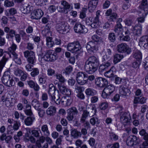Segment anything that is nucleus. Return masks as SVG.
<instances>
[{"mask_svg": "<svg viewBox=\"0 0 148 148\" xmlns=\"http://www.w3.org/2000/svg\"><path fill=\"white\" fill-rule=\"evenodd\" d=\"M99 64L98 59L95 56H92L89 57L86 61L84 69L88 73L93 74L97 71Z\"/></svg>", "mask_w": 148, "mask_h": 148, "instance_id": "obj_1", "label": "nucleus"}, {"mask_svg": "<svg viewBox=\"0 0 148 148\" xmlns=\"http://www.w3.org/2000/svg\"><path fill=\"white\" fill-rule=\"evenodd\" d=\"M8 71H6L2 77V81L3 83L5 86L11 87L14 85L15 82L12 77L8 74Z\"/></svg>", "mask_w": 148, "mask_h": 148, "instance_id": "obj_2", "label": "nucleus"}, {"mask_svg": "<svg viewBox=\"0 0 148 148\" xmlns=\"http://www.w3.org/2000/svg\"><path fill=\"white\" fill-rule=\"evenodd\" d=\"M81 46L78 42H75L68 43L67 45V50L72 53L77 52L80 50Z\"/></svg>", "mask_w": 148, "mask_h": 148, "instance_id": "obj_3", "label": "nucleus"}, {"mask_svg": "<svg viewBox=\"0 0 148 148\" xmlns=\"http://www.w3.org/2000/svg\"><path fill=\"white\" fill-rule=\"evenodd\" d=\"M5 53L2 58L0 61V71H1L5 66L6 62L9 59V56L10 54L7 51H3V50L1 49H0V57L2 56L4 53Z\"/></svg>", "mask_w": 148, "mask_h": 148, "instance_id": "obj_4", "label": "nucleus"}, {"mask_svg": "<svg viewBox=\"0 0 148 148\" xmlns=\"http://www.w3.org/2000/svg\"><path fill=\"white\" fill-rule=\"evenodd\" d=\"M116 48L117 51L119 53H125L129 54L131 52V48L125 43H122L118 45L117 46Z\"/></svg>", "mask_w": 148, "mask_h": 148, "instance_id": "obj_5", "label": "nucleus"}, {"mask_svg": "<svg viewBox=\"0 0 148 148\" xmlns=\"http://www.w3.org/2000/svg\"><path fill=\"white\" fill-rule=\"evenodd\" d=\"M67 116L66 119L69 121H72L75 116L77 115L78 111L77 108L73 107L69 109L67 111Z\"/></svg>", "mask_w": 148, "mask_h": 148, "instance_id": "obj_6", "label": "nucleus"}, {"mask_svg": "<svg viewBox=\"0 0 148 148\" xmlns=\"http://www.w3.org/2000/svg\"><path fill=\"white\" fill-rule=\"evenodd\" d=\"M56 28L57 31L62 34L66 33L67 30L68 29V27L66 26V23L64 21L61 22L60 23L57 24Z\"/></svg>", "mask_w": 148, "mask_h": 148, "instance_id": "obj_7", "label": "nucleus"}, {"mask_svg": "<svg viewBox=\"0 0 148 148\" xmlns=\"http://www.w3.org/2000/svg\"><path fill=\"white\" fill-rule=\"evenodd\" d=\"M74 29L76 33H85L88 31L87 29L85 26L80 23H76L74 27Z\"/></svg>", "mask_w": 148, "mask_h": 148, "instance_id": "obj_8", "label": "nucleus"}, {"mask_svg": "<svg viewBox=\"0 0 148 148\" xmlns=\"http://www.w3.org/2000/svg\"><path fill=\"white\" fill-rule=\"evenodd\" d=\"M141 10L140 11V13H142L143 16H146L148 14V7L147 0H143L141 5L140 6Z\"/></svg>", "mask_w": 148, "mask_h": 148, "instance_id": "obj_9", "label": "nucleus"}, {"mask_svg": "<svg viewBox=\"0 0 148 148\" xmlns=\"http://www.w3.org/2000/svg\"><path fill=\"white\" fill-rule=\"evenodd\" d=\"M44 14L43 12L40 9L35 10L31 14V17L32 19H40Z\"/></svg>", "mask_w": 148, "mask_h": 148, "instance_id": "obj_10", "label": "nucleus"}, {"mask_svg": "<svg viewBox=\"0 0 148 148\" xmlns=\"http://www.w3.org/2000/svg\"><path fill=\"white\" fill-rule=\"evenodd\" d=\"M95 84L101 88L107 86L108 82L104 78L99 77L96 79Z\"/></svg>", "mask_w": 148, "mask_h": 148, "instance_id": "obj_11", "label": "nucleus"}, {"mask_svg": "<svg viewBox=\"0 0 148 148\" xmlns=\"http://www.w3.org/2000/svg\"><path fill=\"white\" fill-rule=\"evenodd\" d=\"M86 47L89 53L94 52L97 49V43L95 42L90 41L87 43Z\"/></svg>", "mask_w": 148, "mask_h": 148, "instance_id": "obj_12", "label": "nucleus"}, {"mask_svg": "<svg viewBox=\"0 0 148 148\" xmlns=\"http://www.w3.org/2000/svg\"><path fill=\"white\" fill-rule=\"evenodd\" d=\"M139 45L140 47H143L145 49L148 48V36H145L140 38Z\"/></svg>", "mask_w": 148, "mask_h": 148, "instance_id": "obj_13", "label": "nucleus"}, {"mask_svg": "<svg viewBox=\"0 0 148 148\" xmlns=\"http://www.w3.org/2000/svg\"><path fill=\"white\" fill-rule=\"evenodd\" d=\"M100 11L98 10L96 13V16L94 18L91 24V27L93 28H97L99 27V18Z\"/></svg>", "mask_w": 148, "mask_h": 148, "instance_id": "obj_14", "label": "nucleus"}, {"mask_svg": "<svg viewBox=\"0 0 148 148\" xmlns=\"http://www.w3.org/2000/svg\"><path fill=\"white\" fill-rule=\"evenodd\" d=\"M130 114L129 112H122L120 114V120L125 124L129 122L128 116Z\"/></svg>", "mask_w": 148, "mask_h": 148, "instance_id": "obj_15", "label": "nucleus"}, {"mask_svg": "<svg viewBox=\"0 0 148 148\" xmlns=\"http://www.w3.org/2000/svg\"><path fill=\"white\" fill-rule=\"evenodd\" d=\"M61 4L64 6V11H63V12L64 13H67L68 11L70 10L73 8L72 7L65 1H61Z\"/></svg>", "mask_w": 148, "mask_h": 148, "instance_id": "obj_16", "label": "nucleus"}, {"mask_svg": "<svg viewBox=\"0 0 148 148\" xmlns=\"http://www.w3.org/2000/svg\"><path fill=\"white\" fill-rule=\"evenodd\" d=\"M33 9V7L28 4L25 6L22 5L21 7V11L24 14L30 13Z\"/></svg>", "mask_w": 148, "mask_h": 148, "instance_id": "obj_17", "label": "nucleus"}, {"mask_svg": "<svg viewBox=\"0 0 148 148\" xmlns=\"http://www.w3.org/2000/svg\"><path fill=\"white\" fill-rule=\"evenodd\" d=\"M98 2V0H91L88 4V8L90 10L93 11L96 8Z\"/></svg>", "mask_w": 148, "mask_h": 148, "instance_id": "obj_18", "label": "nucleus"}, {"mask_svg": "<svg viewBox=\"0 0 148 148\" xmlns=\"http://www.w3.org/2000/svg\"><path fill=\"white\" fill-rule=\"evenodd\" d=\"M71 135L74 138H77L81 137L82 134L80 132L78 131L77 129H72L71 130Z\"/></svg>", "mask_w": 148, "mask_h": 148, "instance_id": "obj_19", "label": "nucleus"}, {"mask_svg": "<svg viewBox=\"0 0 148 148\" xmlns=\"http://www.w3.org/2000/svg\"><path fill=\"white\" fill-rule=\"evenodd\" d=\"M134 29V35L140 36L141 35L142 27L140 25L138 24L135 25Z\"/></svg>", "mask_w": 148, "mask_h": 148, "instance_id": "obj_20", "label": "nucleus"}, {"mask_svg": "<svg viewBox=\"0 0 148 148\" xmlns=\"http://www.w3.org/2000/svg\"><path fill=\"white\" fill-rule=\"evenodd\" d=\"M56 90V87L54 86L53 84H51L49 85L48 93L50 98L52 97L53 95H55L56 94L55 93Z\"/></svg>", "mask_w": 148, "mask_h": 148, "instance_id": "obj_21", "label": "nucleus"}, {"mask_svg": "<svg viewBox=\"0 0 148 148\" xmlns=\"http://www.w3.org/2000/svg\"><path fill=\"white\" fill-rule=\"evenodd\" d=\"M56 112V108L54 106H51L47 109L46 112L47 115L52 116L54 115Z\"/></svg>", "mask_w": 148, "mask_h": 148, "instance_id": "obj_22", "label": "nucleus"}, {"mask_svg": "<svg viewBox=\"0 0 148 148\" xmlns=\"http://www.w3.org/2000/svg\"><path fill=\"white\" fill-rule=\"evenodd\" d=\"M101 61L103 63L110 65H111L112 62V60L110 57L109 56H108L107 54H105L102 56Z\"/></svg>", "mask_w": 148, "mask_h": 148, "instance_id": "obj_23", "label": "nucleus"}, {"mask_svg": "<svg viewBox=\"0 0 148 148\" xmlns=\"http://www.w3.org/2000/svg\"><path fill=\"white\" fill-rule=\"evenodd\" d=\"M123 27L121 23H117L115 25L114 31L118 35L121 34L123 31Z\"/></svg>", "mask_w": 148, "mask_h": 148, "instance_id": "obj_24", "label": "nucleus"}, {"mask_svg": "<svg viewBox=\"0 0 148 148\" xmlns=\"http://www.w3.org/2000/svg\"><path fill=\"white\" fill-rule=\"evenodd\" d=\"M119 91L120 95L122 96H126L127 93H129L130 90L123 86H120L119 88Z\"/></svg>", "mask_w": 148, "mask_h": 148, "instance_id": "obj_25", "label": "nucleus"}, {"mask_svg": "<svg viewBox=\"0 0 148 148\" xmlns=\"http://www.w3.org/2000/svg\"><path fill=\"white\" fill-rule=\"evenodd\" d=\"M133 56L136 59L140 60L142 59V55L141 52L136 49H135L133 51Z\"/></svg>", "mask_w": 148, "mask_h": 148, "instance_id": "obj_26", "label": "nucleus"}, {"mask_svg": "<svg viewBox=\"0 0 148 148\" xmlns=\"http://www.w3.org/2000/svg\"><path fill=\"white\" fill-rule=\"evenodd\" d=\"M52 101H54L56 104H59L61 101L60 95L58 93H56L55 95L50 97Z\"/></svg>", "mask_w": 148, "mask_h": 148, "instance_id": "obj_27", "label": "nucleus"}, {"mask_svg": "<svg viewBox=\"0 0 148 148\" xmlns=\"http://www.w3.org/2000/svg\"><path fill=\"white\" fill-rule=\"evenodd\" d=\"M104 89L106 92L110 95L114 91L115 88L113 85L110 84L106 86Z\"/></svg>", "mask_w": 148, "mask_h": 148, "instance_id": "obj_28", "label": "nucleus"}, {"mask_svg": "<svg viewBox=\"0 0 148 148\" xmlns=\"http://www.w3.org/2000/svg\"><path fill=\"white\" fill-rule=\"evenodd\" d=\"M48 51L49 57L50 58L49 61L53 62L57 59L58 56L56 53H53L51 50H49Z\"/></svg>", "mask_w": 148, "mask_h": 148, "instance_id": "obj_29", "label": "nucleus"}, {"mask_svg": "<svg viewBox=\"0 0 148 148\" xmlns=\"http://www.w3.org/2000/svg\"><path fill=\"white\" fill-rule=\"evenodd\" d=\"M35 119L34 116L28 117L25 120L24 123L26 125L29 126L32 124L33 121Z\"/></svg>", "mask_w": 148, "mask_h": 148, "instance_id": "obj_30", "label": "nucleus"}, {"mask_svg": "<svg viewBox=\"0 0 148 148\" xmlns=\"http://www.w3.org/2000/svg\"><path fill=\"white\" fill-rule=\"evenodd\" d=\"M89 112L86 110H84L80 119V122L82 123H84L85 120L89 115Z\"/></svg>", "mask_w": 148, "mask_h": 148, "instance_id": "obj_31", "label": "nucleus"}, {"mask_svg": "<svg viewBox=\"0 0 148 148\" xmlns=\"http://www.w3.org/2000/svg\"><path fill=\"white\" fill-rule=\"evenodd\" d=\"M85 92L88 97L94 96L96 93V91L95 90L91 88L86 89Z\"/></svg>", "mask_w": 148, "mask_h": 148, "instance_id": "obj_32", "label": "nucleus"}, {"mask_svg": "<svg viewBox=\"0 0 148 148\" xmlns=\"http://www.w3.org/2000/svg\"><path fill=\"white\" fill-rule=\"evenodd\" d=\"M85 79L87 77V75L83 72H77L76 77V80L79 79L83 78Z\"/></svg>", "mask_w": 148, "mask_h": 148, "instance_id": "obj_33", "label": "nucleus"}, {"mask_svg": "<svg viewBox=\"0 0 148 148\" xmlns=\"http://www.w3.org/2000/svg\"><path fill=\"white\" fill-rule=\"evenodd\" d=\"M61 90L63 94L65 95L68 97H69L71 95V90L67 88L65 86L62 87Z\"/></svg>", "mask_w": 148, "mask_h": 148, "instance_id": "obj_34", "label": "nucleus"}, {"mask_svg": "<svg viewBox=\"0 0 148 148\" xmlns=\"http://www.w3.org/2000/svg\"><path fill=\"white\" fill-rule=\"evenodd\" d=\"M49 56L48 50L47 51L45 55L42 53V54L40 55L41 61H49L50 58H49Z\"/></svg>", "mask_w": 148, "mask_h": 148, "instance_id": "obj_35", "label": "nucleus"}, {"mask_svg": "<svg viewBox=\"0 0 148 148\" xmlns=\"http://www.w3.org/2000/svg\"><path fill=\"white\" fill-rule=\"evenodd\" d=\"M38 82L41 84H43L45 83L46 80V76L44 74L39 75L38 76Z\"/></svg>", "mask_w": 148, "mask_h": 148, "instance_id": "obj_36", "label": "nucleus"}, {"mask_svg": "<svg viewBox=\"0 0 148 148\" xmlns=\"http://www.w3.org/2000/svg\"><path fill=\"white\" fill-rule=\"evenodd\" d=\"M110 65H107L106 64L102 63L99 67V71L100 73H102L103 72L106 71L108 67Z\"/></svg>", "mask_w": 148, "mask_h": 148, "instance_id": "obj_37", "label": "nucleus"}, {"mask_svg": "<svg viewBox=\"0 0 148 148\" xmlns=\"http://www.w3.org/2000/svg\"><path fill=\"white\" fill-rule=\"evenodd\" d=\"M123 56L119 54H116L114 56L113 62L114 64H116L120 61L123 58Z\"/></svg>", "mask_w": 148, "mask_h": 148, "instance_id": "obj_38", "label": "nucleus"}, {"mask_svg": "<svg viewBox=\"0 0 148 148\" xmlns=\"http://www.w3.org/2000/svg\"><path fill=\"white\" fill-rule=\"evenodd\" d=\"M27 109L25 111V114L28 116H34L31 109V106L29 105H26Z\"/></svg>", "mask_w": 148, "mask_h": 148, "instance_id": "obj_39", "label": "nucleus"}, {"mask_svg": "<svg viewBox=\"0 0 148 148\" xmlns=\"http://www.w3.org/2000/svg\"><path fill=\"white\" fill-rule=\"evenodd\" d=\"M104 75L108 78L112 77L114 75L113 68L112 67L109 70L105 72Z\"/></svg>", "mask_w": 148, "mask_h": 148, "instance_id": "obj_40", "label": "nucleus"}, {"mask_svg": "<svg viewBox=\"0 0 148 148\" xmlns=\"http://www.w3.org/2000/svg\"><path fill=\"white\" fill-rule=\"evenodd\" d=\"M41 130L44 133V134L48 136L49 135L50 133L48 129L47 125H43L41 127Z\"/></svg>", "mask_w": 148, "mask_h": 148, "instance_id": "obj_41", "label": "nucleus"}, {"mask_svg": "<svg viewBox=\"0 0 148 148\" xmlns=\"http://www.w3.org/2000/svg\"><path fill=\"white\" fill-rule=\"evenodd\" d=\"M24 57L25 58H30L32 57V56H35L34 52L32 51L27 50L23 52Z\"/></svg>", "mask_w": 148, "mask_h": 148, "instance_id": "obj_42", "label": "nucleus"}, {"mask_svg": "<svg viewBox=\"0 0 148 148\" xmlns=\"http://www.w3.org/2000/svg\"><path fill=\"white\" fill-rule=\"evenodd\" d=\"M32 105L36 110L39 108L40 104L39 101L36 99H34L32 101Z\"/></svg>", "mask_w": 148, "mask_h": 148, "instance_id": "obj_43", "label": "nucleus"}, {"mask_svg": "<svg viewBox=\"0 0 148 148\" xmlns=\"http://www.w3.org/2000/svg\"><path fill=\"white\" fill-rule=\"evenodd\" d=\"M56 75V79H58L60 82L64 83L65 82V79L61 74L57 73Z\"/></svg>", "mask_w": 148, "mask_h": 148, "instance_id": "obj_44", "label": "nucleus"}, {"mask_svg": "<svg viewBox=\"0 0 148 148\" xmlns=\"http://www.w3.org/2000/svg\"><path fill=\"white\" fill-rule=\"evenodd\" d=\"M139 139L138 138H137L136 137V136L134 135L132 136V138H131V140L130 141V144L129 143V142H128V145L130 146H131L133 145L134 143L135 142V143H137L138 142V140Z\"/></svg>", "mask_w": 148, "mask_h": 148, "instance_id": "obj_45", "label": "nucleus"}, {"mask_svg": "<svg viewBox=\"0 0 148 148\" xmlns=\"http://www.w3.org/2000/svg\"><path fill=\"white\" fill-rule=\"evenodd\" d=\"M77 83L80 85H83L87 83L88 79L86 78L84 79L83 78L76 80Z\"/></svg>", "mask_w": 148, "mask_h": 148, "instance_id": "obj_46", "label": "nucleus"}, {"mask_svg": "<svg viewBox=\"0 0 148 148\" xmlns=\"http://www.w3.org/2000/svg\"><path fill=\"white\" fill-rule=\"evenodd\" d=\"M134 19L132 18H130L125 19L124 22L126 25L128 26H131L133 23Z\"/></svg>", "mask_w": 148, "mask_h": 148, "instance_id": "obj_47", "label": "nucleus"}, {"mask_svg": "<svg viewBox=\"0 0 148 148\" xmlns=\"http://www.w3.org/2000/svg\"><path fill=\"white\" fill-rule=\"evenodd\" d=\"M47 75L49 76H53L55 75V71L54 70L49 68L47 71Z\"/></svg>", "mask_w": 148, "mask_h": 148, "instance_id": "obj_48", "label": "nucleus"}, {"mask_svg": "<svg viewBox=\"0 0 148 148\" xmlns=\"http://www.w3.org/2000/svg\"><path fill=\"white\" fill-rule=\"evenodd\" d=\"M31 73V75L32 77H35L38 75L39 73V71L38 69L35 68L33 69Z\"/></svg>", "mask_w": 148, "mask_h": 148, "instance_id": "obj_49", "label": "nucleus"}, {"mask_svg": "<svg viewBox=\"0 0 148 148\" xmlns=\"http://www.w3.org/2000/svg\"><path fill=\"white\" fill-rule=\"evenodd\" d=\"M32 57L28 58H27V61L28 63L32 64H34L36 62V58L35 56H32Z\"/></svg>", "mask_w": 148, "mask_h": 148, "instance_id": "obj_50", "label": "nucleus"}, {"mask_svg": "<svg viewBox=\"0 0 148 148\" xmlns=\"http://www.w3.org/2000/svg\"><path fill=\"white\" fill-rule=\"evenodd\" d=\"M87 10L86 8H83L81 11L80 12L79 15L80 18H84L86 16V13Z\"/></svg>", "mask_w": 148, "mask_h": 148, "instance_id": "obj_51", "label": "nucleus"}, {"mask_svg": "<svg viewBox=\"0 0 148 148\" xmlns=\"http://www.w3.org/2000/svg\"><path fill=\"white\" fill-rule=\"evenodd\" d=\"M108 39L111 42H114L116 40L115 36L113 33H111L108 35Z\"/></svg>", "mask_w": 148, "mask_h": 148, "instance_id": "obj_52", "label": "nucleus"}, {"mask_svg": "<svg viewBox=\"0 0 148 148\" xmlns=\"http://www.w3.org/2000/svg\"><path fill=\"white\" fill-rule=\"evenodd\" d=\"M90 122L91 124L94 125L95 124H98L99 122V121L98 118L96 117H93L90 119Z\"/></svg>", "mask_w": 148, "mask_h": 148, "instance_id": "obj_53", "label": "nucleus"}, {"mask_svg": "<svg viewBox=\"0 0 148 148\" xmlns=\"http://www.w3.org/2000/svg\"><path fill=\"white\" fill-rule=\"evenodd\" d=\"M14 3L12 1H10L9 0H6L4 2V5L7 7H11L14 6Z\"/></svg>", "mask_w": 148, "mask_h": 148, "instance_id": "obj_54", "label": "nucleus"}, {"mask_svg": "<svg viewBox=\"0 0 148 148\" xmlns=\"http://www.w3.org/2000/svg\"><path fill=\"white\" fill-rule=\"evenodd\" d=\"M140 64V60H137L132 63V66L134 68H138Z\"/></svg>", "mask_w": 148, "mask_h": 148, "instance_id": "obj_55", "label": "nucleus"}, {"mask_svg": "<svg viewBox=\"0 0 148 148\" xmlns=\"http://www.w3.org/2000/svg\"><path fill=\"white\" fill-rule=\"evenodd\" d=\"M17 48V45L14 43H13L11 47L8 48V50L11 53L15 52Z\"/></svg>", "mask_w": 148, "mask_h": 148, "instance_id": "obj_56", "label": "nucleus"}, {"mask_svg": "<svg viewBox=\"0 0 148 148\" xmlns=\"http://www.w3.org/2000/svg\"><path fill=\"white\" fill-rule=\"evenodd\" d=\"M20 125V123L19 121H15V123H14L13 127L14 130H17L19 129Z\"/></svg>", "mask_w": 148, "mask_h": 148, "instance_id": "obj_57", "label": "nucleus"}, {"mask_svg": "<svg viewBox=\"0 0 148 148\" xmlns=\"http://www.w3.org/2000/svg\"><path fill=\"white\" fill-rule=\"evenodd\" d=\"M7 132L8 134H11L14 132L13 127L12 125H9L7 128Z\"/></svg>", "mask_w": 148, "mask_h": 148, "instance_id": "obj_58", "label": "nucleus"}, {"mask_svg": "<svg viewBox=\"0 0 148 148\" xmlns=\"http://www.w3.org/2000/svg\"><path fill=\"white\" fill-rule=\"evenodd\" d=\"M111 144H108L107 145L106 148H119V145L118 143H116L113 144L112 146H111Z\"/></svg>", "mask_w": 148, "mask_h": 148, "instance_id": "obj_59", "label": "nucleus"}, {"mask_svg": "<svg viewBox=\"0 0 148 148\" xmlns=\"http://www.w3.org/2000/svg\"><path fill=\"white\" fill-rule=\"evenodd\" d=\"M23 72L21 69H17L14 71L15 75L17 76H20L23 73Z\"/></svg>", "mask_w": 148, "mask_h": 148, "instance_id": "obj_60", "label": "nucleus"}, {"mask_svg": "<svg viewBox=\"0 0 148 148\" xmlns=\"http://www.w3.org/2000/svg\"><path fill=\"white\" fill-rule=\"evenodd\" d=\"M37 110L38 112V114L39 116L40 117H43L45 114V111L41 108H39Z\"/></svg>", "mask_w": 148, "mask_h": 148, "instance_id": "obj_61", "label": "nucleus"}, {"mask_svg": "<svg viewBox=\"0 0 148 148\" xmlns=\"http://www.w3.org/2000/svg\"><path fill=\"white\" fill-rule=\"evenodd\" d=\"M130 38L128 35L123 36L120 38L121 41H129L130 40Z\"/></svg>", "mask_w": 148, "mask_h": 148, "instance_id": "obj_62", "label": "nucleus"}, {"mask_svg": "<svg viewBox=\"0 0 148 148\" xmlns=\"http://www.w3.org/2000/svg\"><path fill=\"white\" fill-rule=\"evenodd\" d=\"M117 17V14L115 13H113L110 16V19L112 21H114L116 19Z\"/></svg>", "mask_w": 148, "mask_h": 148, "instance_id": "obj_63", "label": "nucleus"}, {"mask_svg": "<svg viewBox=\"0 0 148 148\" xmlns=\"http://www.w3.org/2000/svg\"><path fill=\"white\" fill-rule=\"evenodd\" d=\"M29 86L31 88H33L34 87V86H35V84L36 83H35L32 80H30L29 81H27V82Z\"/></svg>", "mask_w": 148, "mask_h": 148, "instance_id": "obj_64", "label": "nucleus"}]
</instances>
